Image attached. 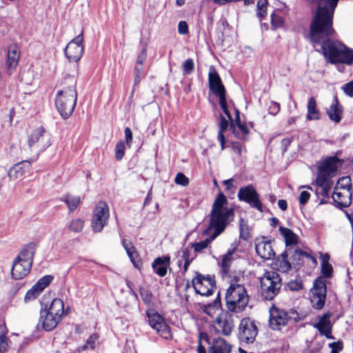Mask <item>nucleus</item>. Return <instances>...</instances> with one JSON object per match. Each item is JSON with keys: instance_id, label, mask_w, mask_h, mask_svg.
Instances as JSON below:
<instances>
[{"instance_id": "4be33fe9", "label": "nucleus", "mask_w": 353, "mask_h": 353, "mask_svg": "<svg viewBox=\"0 0 353 353\" xmlns=\"http://www.w3.org/2000/svg\"><path fill=\"white\" fill-rule=\"evenodd\" d=\"M255 250L257 254L263 259L270 260L275 256L272 241L265 240V237L256 240Z\"/></svg>"}, {"instance_id": "39448f33", "label": "nucleus", "mask_w": 353, "mask_h": 353, "mask_svg": "<svg viewBox=\"0 0 353 353\" xmlns=\"http://www.w3.org/2000/svg\"><path fill=\"white\" fill-rule=\"evenodd\" d=\"M226 305L230 312L239 313L247 306L249 296L245 287L241 284H231L225 294Z\"/></svg>"}, {"instance_id": "13d9d810", "label": "nucleus", "mask_w": 353, "mask_h": 353, "mask_svg": "<svg viewBox=\"0 0 353 353\" xmlns=\"http://www.w3.org/2000/svg\"><path fill=\"white\" fill-rule=\"evenodd\" d=\"M178 32L181 34H187L189 32L188 23L184 21H179L178 24Z\"/></svg>"}, {"instance_id": "37998d69", "label": "nucleus", "mask_w": 353, "mask_h": 353, "mask_svg": "<svg viewBox=\"0 0 353 353\" xmlns=\"http://www.w3.org/2000/svg\"><path fill=\"white\" fill-rule=\"evenodd\" d=\"M125 143L123 141H120L115 146V159L117 161H120L122 160L125 155Z\"/></svg>"}, {"instance_id": "393cba45", "label": "nucleus", "mask_w": 353, "mask_h": 353, "mask_svg": "<svg viewBox=\"0 0 353 353\" xmlns=\"http://www.w3.org/2000/svg\"><path fill=\"white\" fill-rule=\"evenodd\" d=\"M43 308L61 321L63 314H68L70 310L69 307L64 308L63 301L58 298L54 299L49 307L45 305Z\"/></svg>"}, {"instance_id": "4468645a", "label": "nucleus", "mask_w": 353, "mask_h": 353, "mask_svg": "<svg viewBox=\"0 0 353 353\" xmlns=\"http://www.w3.org/2000/svg\"><path fill=\"white\" fill-rule=\"evenodd\" d=\"M83 41V31H81L79 35L68 43L64 52L69 61L77 62L81 59L84 51Z\"/></svg>"}, {"instance_id": "1a4fd4ad", "label": "nucleus", "mask_w": 353, "mask_h": 353, "mask_svg": "<svg viewBox=\"0 0 353 353\" xmlns=\"http://www.w3.org/2000/svg\"><path fill=\"white\" fill-rule=\"evenodd\" d=\"M237 197L240 201L249 204L251 208L261 212L263 211L260 194L252 184L241 187L239 190Z\"/></svg>"}, {"instance_id": "aec40b11", "label": "nucleus", "mask_w": 353, "mask_h": 353, "mask_svg": "<svg viewBox=\"0 0 353 353\" xmlns=\"http://www.w3.org/2000/svg\"><path fill=\"white\" fill-rule=\"evenodd\" d=\"M53 279L54 277L52 275H46L39 279L32 288L26 292L24 301L29 302L36 299L43 290L52 283Z\"/></svg>"}, {"instance_id": "bb28decb", "label": "nucleus", "mask_w": 353, "mask_h": 353, "mask_svg": "<svg viewBox=\"0 0 353 353\" xmlns=\"http://www.w3.org/2000/svg\"><path fill=\"white\" fill-rule=\"evenodd\" d=\"M170 257L169 256H163L162 257L156 258L152 264L153 271L159 276L163 277L166 275L168 268L170 266Z\"/></svg>"}, {"instance_id": "bf43d9fd", "label": "nucleus", "mask_w": 353, "mask_h": 353, "mask_svg": "<svg viewBox=\"0 0 353 353\" xmlns=\"http://www.w3.org/2000/svg\"><path fill=\"white\" fill-rule=\"evenodd\" d=\"M125 143L128 148L131 147L132 143V132L130 128L126 127L124 130Z\"/></svg>"}, {"instance_id": "a878e982", "label": "nucleus", "mask_w": 353, "mask_h": 353, "mask_svg": "<svg viewBox=\"0 0 353 353\" xmlns=\"http://www.w3.org/2000/svg\"><path fill=\"white\" fill-rule=\"evenodd\" d=\"M330 313L324 314L320 319L318 323L314 325L321 335L325 336L327 339H333L332 335V325L331 324L330 317Z\"/></svg>"}, {"instance_id": "ddd939ff", "label": "nucleus", "mask_w": 353, "mask_h": 353, "mask_svg": "<svg viewBox=\"0 0 353 353\" xmlns=\"http://www.w3.org/2000/svg\"><path fill=\"white\" fill-rule=\"evenodd\" d=\"M109 216L108 205L104 202H99L93 212V216L91 223L92 230L95 232H101L107 224Z\"/></svg>"}, {"instance_id": "4c0bfd02", "label": "nucleus", "mask_w": 353, "mask_h": 353, "mask_svg": "<svg viewBox=\"0 0 353 353\" xmlns=\"http://www.w3.org/2000/svg\"><path fill=\"white\" fill-rule=\"evenodd\" d=\"M219 105H220V107L222 109L223 112L227 116V117L228 118V119L230 121V129L232 130L233 134L237 138H240L241 136L239 134V132H236V130L235 129L232 115H231L230 111L228 110V105H227L226 97H222L221 99H219Z\"/></svg>"}, {"instance_id": "a18cd8bd", "label": "nucleus", "mask_w": 353, "mask_h": 353, "mask_svg": "<svg viewBox=\"0 0 353 353\" xmlns=\"http://www.w3.org/2000/svg\"><path fill=\"white\" fill-rule=\"evenodd\" d=\"M333 271V268L331 264L327 262V259H323V263L321 265V273L322 274L326 277L329 278L332 276V273Z\"/></svg>"}, {"instance_id": "6e6552de", "label": "nucleus", "mask_w": 353, "mask_h": 353, "mask_svg": "<svg viewBox=\"0 0 353 353\" xmlns=\"http://www.w3.org/2000/svg\"><path fill=\"white\" fill-rule=\"evenodd\" d=\"M196 276L192 280V285L196 294L201 296H209L213 294L216 288L215 276L212 275H203L196 272Z\"/></svg>"}, {"instance_id": "f257e3e1", "label": "nucleus", "mask_w": 353, "mask_h": 353, "mask_svg": "<svg viewBox=\"0 0 353 353\" xmlns=\"http://www.w3.org/2000/svg\"><path fill=\"white\" fill-rule=\"evenodd\" d=\"M336 32L331 26L310 30L309 39L317 52H321L333 64H353V50L337 40H334Z\"/></svg>"}, {"instance_id": "f03ea898", "label": "nucleus", "mask_w": 353, "mask_h": 353, "mask_svg": "<svg viewBox=\"0 0 353 353\" xmlns=\"http://www.w3.org/2000/svg\"><path fill=\"white\" fill-rule=\"evenodd\" d=\"M228 199L223 193L220 192L215 199L210 214V224L208 230L214 229L212 234L203 241L193 243L190 248L196 253L200 252L208 248L209 244L225 229L226 226L233 219L234 210L227 207Z\"/></svg>"}, {"instance_id": "f704fd0d", "label": "nucleus", "mask_w": 353, "mask_h": 353, "mask_svg": "<svg viewBox=\"0 0 353 353\" xmlns=\"http://www.w3.org/2000/svg\"><path fill=\"white\" fill-rule=\"evenodd\" d=\"M288 257L290 256L288 250L286 249L276 259V265L278 266L279 270L283 272H288L292 267L291 261H290Z\"/></svg>"}, {"instance_id": "9b49d317", "label": "nucleus", "mask_w": 353, "mask_h": 353, "mask_svg": "<svg viewBox=\"0 0 353 353\" xmlns=\"http://www.w3.org/2000/svg\"><path fill=\"white\" fill-rule=\"evenodd\" d=\"M294 312H288L285 310L272 306L270 309L269 325L274 330H280L292 321Z\"/></svg>"}, {"instance_id": "72a5a7b5", "label": "nucleus", "mask_w": 353, "mask_h": 353, "mask_svg": "<svg viewBox=\"0 0 353 353\" xmlns=\"http://www.w3.org/2000/svg\"><path fill=\"white\" fill-rule=\"evenodd\" d=\"M19 59V52L15 46H10L8 50V59L6 61V65L9 70H13L15 69L18 64Z\"/></svg>"}, {"instance_id": "79ce46f5", "label": "nucleus", "mask_w": 353, "mask_h": 353, "mask_svg": "<svg viewBox=\"0 0 353 353\" xmlns=\"http://www.w3.org/2000/svg\"><path fill=\"white\" fill-rule=\"evenodd\" d=\"M84 222L81 219H75L70 221L68 229L73 232H80L83 230Z\"/></svg>"}, {"instance_id": "680f3d73", "label": "nucleus", "mask_w": 353, "mask_h": 353, "mask_svg": "<svg viewBox=\"0 0 353 353\" xmlns=\"http://www.w3.org/2000/svg\"><path fill=\"white\" fill-rule=\"evenodd\" d=\"M269 113L272 115H276L280 111V104L277 102L272 101L271 102L269 108Z\"/></svg>"}, {"instance_id": "a19ab883", "label": "nucleus", "mask_w": 353, "mask_h": 353, "mask_svg": "<svg viewBox=\"0 0 353 353\" xmlns=\"http://www.w3.org/2000/svg\"><path fill=\"white\" fill-rule=\"evenodd\" d=\"M68 205L70 211L74 210L81 202V198L78 196L67 194L62 199Z\"/></svg>"}, {"instance_id": "e433bc0d", "label": "nucleus", "mask_w": 353, "mask_h": 353, "mask_svg": "<svg viewBox=\"0 0 353 353\" xmlns=\"http://www.w3.org/2000/svg\"><path fill=\"white\" fill-rule=\"evenodd\" d=\"M307 110V119L308 120H318L320 119V112L316 108V102L314 97L309 99Z\"/></svg>"}, {"instance_id": "c756f323", "label": "nucleus", "mask_w": 353, "mask_h": 353, "mask_svg": "<svg viewBox=\"0 0 353 353\" xmlns=\"http://www.w3.org/2000/svg\"><path fill=\"white\" fill-rule=\"evenodd\" d=\"M30 168V162L28 161H21L15 164L8 172V176L10 180H15L23 176V174Z\"/></svg>"}, {"instance_id": "cd10ccee", "label": "nucleus", "mask_w": 353, "mask_h": 353, "mask_svg": "<svg viewBox=\"0 0 353 353\" xmlns=\"http://www.w3.org/2000/svg\"><path fill=\"white\" fill-rule=\"evenodd\" d=\"M37 248V244L34 242H30L26 244L16 259L21 261L28 262L32 265L34 256Z\"/></svg>"}, {"instance_id": "6ab92c4d", "label": "nucleus", "mask_w": 353, "mask_h": 353, "mask_svg": "<svg viewBox=\"0 0 353 353\" xmlns=\"http://www.w3.org/2000/svg\"><path fill=\"white\" fill-rule=\"evenodd\" d=\"M208 83L210 91L218 97L219 99L222 97H225V89L219 74L213 66L210 68Z\"/></svg>"}, {"instance_id": "7ed1b4c3", "label": "nucleus", "mask_w": 353, "mask_h": 353, "mask_svg": "<svg viewBox=\"0 0 353 353\" xmlns=\"http://www.w3.org/2000/svg\"><path fill=\"white\" fill-rule=\"evenodd\" d=\"M63 88L57 92L55 105L60 115L66 119L72 114L77 100L76 81L65 79L63 83Z\"/></svg>"}, {"instance_id": "3c124183", "label": "nucleus", "mask_w": 353, "mask_h": 353, "mask_svg": "<svg viewBox=\"0 0 353 353\" xmlns=\"http://www.w3.org/2000/svg\"><path fill=\"white\" fill-rule=\"evenodd\" d=\"M122 245L124 248L128 256L130 255L131 253H134L137 252L136 250L135 247L133 245L131 241L127 240V239H123L122 240Z\"/></svg>"}, {"instance_id": "5fc2aeb1", "label": "nucleus", "mask_w": 353, "mask_h": 353, "mask_svg": "<svg viewBox=\"0 0 353 353\" xmlns=\"http://www.w3.org/2000/svg\"><path fill=\"white\" fill-rule=\"evenodd\" d=\"M128 257L135 268H140L142 265V262L138 252L131 253L128 255Z\"/></svg>"}, {"instance_id": "b1692460", "label": "nucleus", "mask_w": 353, "mask_h": 353, "mask_svg": "<svg viewBox=\"0 0 353 353\" xmlns=\"http://www.w3.org/2000/svg\"><path fill=\"white\" fill-rule=\"evenodd\" d=\"M39 322L41 323L43 330L49 332L54 330L61 322V320L42 307L40 310Z\"/></svg>"}, {"instance_id": "052dcab7", "label": "nucleus", "mask_w": 353, "mask_h": 353, "mask_svg": "<svg viewBox=\"0 0 353 353\" xmlns=\"http://www.w3.org/2000/svg\"><path fill=\"white\" fill-rule=\"evenodd\" d=\"M329 346L332 348L330 353H339L343 347V343L341 341L331 343Z\"/></svg>"}, {"instance_id": "ea45409f", "label": "nucleus", "mask_w": 353, "mask_h": 353, "mask_svg": "<svg viewBox=\"0 0 353 353\" xmlns=\"http://www.w3.org/2000/svg\"><path fill=\"white\" fill-rule=\"evenodd\" d=\"M221 310V301L219 293L215 300L206 305L204 307V312L210 316H213L216 312Z\"/></svg>"}, {"instance_id": "f8f14e48", "label": "nucleus", "mask_w": 353, "mask_h": 353, "mask_svg": "<svg viewBox=\"0 0 353 353\" xmlns=\"http://www.w3.org/2000/svg\"><path fill=\"white\" fill-rule=\"evenodd\" d=\"M327 294L325 281L322 279H317L314 282L310 290V299L312 307L316 309H321L325 305Z\"/></svg>"}, {"instance_id": "2f4dec72", "label": "nucleus", "mask_w": 353, "mask_h": 353, "mask_svg": "<svg viewBox=\"0 0 353 353\" xmlns=\"http://www.w3.org/2000/svg\"><path fill=\"white\" fill-rule=\"evenodd\" d=\"M316 183L319 188L316 193L321 194L324 198L329 197L330 192L333 185V181L331 179L324 178L323 176L316 177Z\"/></svg>"}, {"instance_id": "c9c22d12", "label": "nucleus", "mask_w": 353, "mask_h": 353, "mask_svg": "<svg viewBox=\"0 0 353 353\" xmlns=\"http://www.w3.org/2000/svg\"><path fill=\"white\" fill-rule=\"evenodd\" d=\"M236 251V248L229 250L226 254L223 255L222 261L220 264L221 267V273L223 275H228L230 272L231 264L234 261L232 257L233 254Z\"/></svg>"}, {"instance_id": "69168bd1", "label": "nucleus", "mask_w": 353, "mask_h": 353, "mask_svg": "<svg viewBox=\"0 0 353 353\" xmlns=\"http://www.w3.org/2000/svg\"><path fill=\"white\" fill-rule=\"evenodd\" d=\"M147 57V50L146 48H143L141 51L139 52L136 63L139 64H143Z\"/></svg>"}, {"instance_id": "20e7f679", "label": "nucleus", "mask_w": 353, "mask_h": 353, "mask_svg": "<svg viewBox=\"0 0 353 353\" xmlns=\"http://www.w3.org/2000/svg\"><path fill=\"white\" fill-rule=\"evenodd\" d=\"M339 0H316L317 8L311 22L310 30L333 26V17Z\"/></svg>"}, {"instance_id": "09e8293b", "label": "nucleus", "mask_w": 353, "mask_h": 353, "mask_svg": "<svg viewBox=\"0 0 353 353\" xmlns=\"http://www.w3.org/2000/svg\"><path fill=\"white\" fill-rule=\"evenodd\" d=\"M194 63L192 59H188L183 63V71L184 74H190L194 70Z\"/></svg>"}, {"instance_id": "473e14b6", "label": "nucleus", "mask_w": 353, "mask_h": 353, "mask_svg": "<svg viewBox=\"0 0 353 353\" xmlns=\"http://www.w3.org/2000/svg\"><path fill=\"white\" fill-rule=\"evenodd\" d=\"M279 232L285 239L286 248L289 247L296 248L295 246L299 241V236L292 230L280 226Z\"/></svg>"}, {"instance_id": "7c9ffc66", "label": "nucleus", "mask_w": 353, "mask_h": 353, "mask_svg": "<svg viewBox=\"0 0 353 353\" xmlns=\"http://www.w3.org/2000/svg\"><path fill=\"white\" fill-rule=\"evenodd\" d=\"M343 112V107L339 104L336 97H334L330 108L327 111V114L330 120L339 123L341 120Z\"/></svg>"}, {"instance_id": "864d4df0", "label": "nucleus", "mask_w": 353, "mask_h": 353, "mask_svg": "<svg viewBox=\"0 0 353 353\" xmlns=\"http://www.w3.org/2000/svg\"><path fill=\"white\" fill-rule=\"evenodd\" d=\"M140 295L143 301L146 304H150L152 301V293L146 289L140 288Z\"/></svg>"}, {"instance_id": "c03bdc74", "label": "nucleus", "mask_w": 353, "mask_h": 353, "mask_svg": "<svg viewBox=\"0 0 353 353\" xmlns=\"http://www.w3.org/2000/svg\"><path fill=\"white\" fill-rule=\"evenodd\" d=\"M134 84L137 85L141 79L144 77V72H143V64H139L137 63L134 66Z\"/></svg>"}, {"instance_id": "9d476101", "label": "nucleus", "mask_w": 353, "mask_h": 353, "mask_svg": "<svg viewBox=\"0 0 353 353\" xmlns=\"http://www.w3.org/2000/svg\"><path fill=\"white\" fill-rule=\"evenodd\" d=\"M258 334L255 322L250 318L241 319L239 325L238 339L241 343H252Z\"/></svg>"}, {"instance_id": "dca6fc26", "label": "nucleus", "mask_w": 353, "mask_h": 353, "mask_svg": "<svg viewBox=\"0 0 353 353\" xmlns=\"http://www.w3.org/2000/svg\"><path fill=\"white\" fill-rule=\"evenodd\" d=\"M28 148L30 150L36 149L38 151L44 150L50 146V139L45 135V130L43 127H39L32 131L28 139Z\"/></svg>"}, {"instance_id": "49530a36", "label": "nucleus", "mask_w": 353, "mask_h": 353, "mask_svg": "<svg viewBox=\"0 0 353 353\" xmlns=\"http://www.w3.org/2000/svg\"><path fill=\"white\" fill-rule=\"evenodd\" d=\"M202 340L206 341L208 344H210V339H209L208 334H206L205 332H201L199 334V345L197 347V352L198 353H207L205 347L201 343Z\"/></svg>"}, {"instance_id": "603ef678", "label": "nucleus", "mask_w": 353, "mask_h": 353, "mask_svg": "<svg viewBox=\"0 0 353 353\" xmlns=\"http://www.w3.org/2000/svg\"><path fill=\"white\" fill-rule=\"evenodd\" d=\"M271 23L274 28H281L283 24L282 18L275 13L271 14Z\"/></svg>"}, {"instance_id": "412c9836", "label": "nucleus", "mask_w": 353, "mask_h": 353, "mask_svg": "<svg viewBox=\"0 0 353 353\" xmlns=\"http://www.w3.org/2000/svg\"><path fill=\"white\" fill-rule=\"evenodd\" d=\"M287 250L292 265L294 268L299 269L301 267L304 263V259L311 260L314 264L317 263L316 258L305 251L293 247H289Z\"/></svg>"}, {"instance_id": "8fccbe9b", "label": "nucleus", "mask_w": 353, "mask_h": 353, "mask_svg": "<svg viewBox=\"0 0 353 353\" xmlns=\"http://www.w3.org/2000/svg\"><path fill=\"white\" fill-rule=\"evenodd\" d=\"M174 181L177 185L184 187L188 186L190 182L189 179L181 172L177 173L174 179Z\"/></svg>"}, {"instance_id": "0e129e2a", "label": "nucleus", "mask_w": 353, "mask_h": 353, "mask_svg": "<svg viewBox=\"0 0 353 353\" xmlns=\"http://www.w3.org/2000/svg\"><path fill=\"white\" fill-rule=\"evenodd\" d=\"M344 92L349 97H353V79L345 84L343 88Z\"/></svg>"}, {"instance_id": "e2e57ef3", "label": "nucleus", "mask_w": 353, "mask_h": 353, "mask_svg": "<svg viewBox=\"0 0 353 353\" xmlns=\"http://www.w3.org/2000/svg\"><path fill=\"white\" fill-rule=\"evenodd\" d=\"M310 197V194L307 191H302L299 195V203L301 205H305L309 201Z\"/></svg>"}, {"instance_id": "2eb2a0df", "label": "nucleus", "mask_w": 353, "mask_h": 353, "mask_svg": "<svg viewBox=\"0 0 353 353\" xmlns=\"http://www.w3.org/2000/svg\"><path fill=\"white\" fill-rule=\"evenodd\" d=\"M150 325L156 330L157 333L165 339H172L170 327L165 322L164 319L154 311L147 313Z\"/></svg>"}, {"instance_id": "de8ad7c7", "label": "nucleus", "mask_w": 353, "mask_h": 353, "mask_svg": "<svg viewBox=\"0 0 353 353\" xmlns=\"http://www.w3.org/2000/svg\"><path fill=\"white\" fill-rule=\"evenodd\" d=\"M268 0H259L257 2V15L260 18H263L266 14V8L268 5Z\"/></svg>"}, {"instance_id": "c85d7f7f", "label": "nucleus", "mask_w": 353, "mask_h": 353, "mask_svg": "<svg viewBox=\"0 0 353 353\" xmlns=\"http://www.w3.org/2000/svg\"><path fill=\"white\" fill-rule=\"evenodd\" d=\"M209 353H230L231 345L225 339L218 337L210 343Z\"/></svg>"}, {"instance_id": "423d86ee", "label": "nucleus", "mask_w": 353, "mask_h": 353, "mask_svg": "<svg viewBox=\"0 0 353 353\" xmlns=\"http://www.w3.org/2000/svg\"><path fill=\"white\" fill-rule=\"evenodd\" d=\"M260 284L262 299L272 301L280 292L282 286L281 278L276 272H265L260 278Z\"/></svg>"}, {"instance_id": "338daca9", "label": "nucleus", "mask_w": 353, "mask_h": 353, "mask_svg": "<svg viewBox=\"0 0 353 353\" xmlns=\"http://www.w3.org/2000/svg\"><path fill=\"white\" fill-rule=\"evenodd\" d=\"M290 290L297 291L302 288V283L298 281H291L288 284Z\"/></svg>"}, {"instance_id": "0eeeda50", "label": "nucleus", "mask_w": 353, "mask_h": 353, "mask_svg": "<svg viewBox=\"0 0 353 353\" xmlns=\"http://www.w3.org/2000/svg\"><path fill=\"white\" fill-rule=\"evenodd\" d=\"M351 180L350 177L339 179L334 188L332 199L336 206L347 208L352 202Z\"/></svg>"}, {"instance_id": "6e6d98bb", "label": "nucleus", "mask_w": 353, "mask_h": 353, "mask_svg": "<svg viewBox=\"0 0 353 353\" xmlns=\"http://www.w3.org/2000/svg\"><path fill=\"white\" fill-rule=\"evenodd\" d=\"M229 125L230 126V123H229L228 121L223 115H221L219 123V133L223 134Z\"/></svg>"}, {"instance_id": "5701e85b", "label": "nucleus", "mask_w": 353, "mask_h": 353, "mask_svg": "<svg viewBox=\"0 0 353 353\" xmlns=\"http://www.w3.org/2000/svg\"><path fill=\"white\" fill-rule=\"evenodd\" d=\"M32 265L28 262L21 261L15 259L11 269L12 278L15 280L23 279L30 273Z\"/></svg>"}, {"instance_id": "f3484780", "label": "nucleus", "mask_w": 353, "mask_h": 353, "mask_svg": "<svg viewBox=\"0 0 353 353\" xmlns=\"http://www.w3.org/2000/svg\"><path fill=\"white\" fill-rule=\"evenodd\" d=\"M232 315L229 312L220 314L215 320L214 329L216 332L229 336L234 329Z\"/></svg>"}, {"instance_id": "a211bd4d", "label": "nucleus", "mask_w": 353, "mask_h": 353, "mask_svg": "<svg viewBox=\"0 0 353 353\" xmlns=\"http://www.w3.org/2000/svg\"><path fill=\"white\" fill-rule=\"evenodd\" d=\"M340 160L336 157H329L322 161L318 167L317 177L323 176L324 178L331 179L338 168Z\"/></svg>"}, {"instance_id": "58836bf2", "label": "nucleus", "mask_w": 353, "mask_h": 353, "mask_svg": "<svg viewBox=\"0 0 353 353\" xmlns=\"http://www.w3.org/2000/svg\"><path fill=\"white\" fill-rule=\"evenodd\" d=\"M99 336L97 333H94L92 335L90 336V337L87 339L85 344L83 345H81L77 348V352L79 353H81L83 351L87 350H94L98 340H99Z\"/></svg>"}, {"instance_id": "774afa93", "label": "nucleus", "mask_w": 353, "mask_h": 353, "mask_svg": "<svg viewBox=\"0 0 353 353\" xmlns=\"http://www.w3.org/2000/svg\"><path fill=\"white\" fill-rule=\"evenodd\" d=\"M237 128L239 129V130L241 132V134L242 135L239 133L241 136L240 139H242L243 137H245V135H247L248 133H249V130L246 125V124L245 123H240L237 125ZM238 132H239V131H237Z\"/></svg>"}, {"instance_id": "4d7b16f0", "label": "nucleus", "mask_w": 353, "mask_h": 353, "mask_svg": "<svg viewBox=\"0 0 353 353\" xmlns=\"http://www.w3.org/2000/svg\"><path fill=\"white\" fill-rule=\"evenodd\" d=\"M8 338L3 334L0 336V353H4L8 345Z\"/></svg>"}]
</instances>
